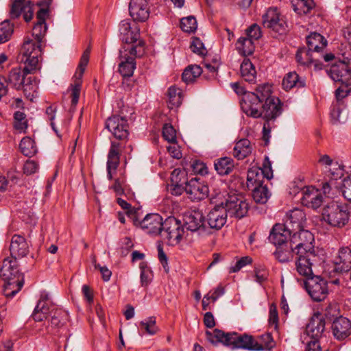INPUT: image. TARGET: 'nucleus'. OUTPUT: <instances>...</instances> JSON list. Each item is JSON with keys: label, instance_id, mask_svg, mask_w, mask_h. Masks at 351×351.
Masks as SVG:
<instances>
[{"label": "nucleus", "instance_id": "nucleus-35", "mask_svg": "<svg viewBox=\"0 0 351 351\" xmlns=\"http://www.w3.org/2000/svg\"><path fill=\"white\" fill-rule=\"evenodd\" d=\"M241 77L245 81L249 83H255L256 79V71L254 66L249 59L245 58L240 66Z\"/></svg>", "mask_w": 351, "mask_h": 351}, {"label": "nucleus", "instance_id": "nucleus-27", "mask_svg": "<svg viewBox=\"0 0 351 351\" xmlns=\"http://www.w3.org/2000/svg\"><path fill=\"white\" fill-rule=\"evenodd\" d=\"M282 88L289 91L294 88L298 89L306 86V80L300 77L295 71L289 72L285 74L282 82Z\"/></svg>", "mask_w": 351, "mask_h": 351}, {"label": "nucleus", "instance_id": "nucleus-15", "mask_svg": "<svg viewBox=\"0 0 351 351\" xmlns=\"http://www.w3.org/2000/svg\"><path fill=\"white\" fill-rule=\"evenodd\" d=\"M185 191L192 201H200L209 195V189L199 178H192L186 182Z\"/></svg>", "mask_w": 351, "mask_h": 351}, {"label": "nucleus", "instance_id": "nucleus-59", "mask_svg": "<svg viewBox=\"0 0 351 351\" xmlns=\"http://www.w3.org/2000/svg\"><path fill=\"white\" fill-rule=\"evenodd\" d=\"M343 196L348 201L351 202V180L345 178L341 186Z\"/></svg>", "mask_w": 351, "mask_h": 351}, {"label": "nucleus", "instance_id": "nucleus-36", "mask_svg": "<svg viewBox=\"0 0 351 351\" xmlns=\"http://www.w3.org/2000/svg\"><path fill=\"white\" fill-rule=\"evenodd\" d=\"M68 316L66 311L56 308L49 318L51 326L48 328V332H53L52 329L61 327L68 319Z\"/></svg>", "mask_w": 351, "mask_h": 351}, {"label": "nucleus", "instance_id": "nucleus-18", "mask_svg": "<svg viewBox=\"0 0 351 351\" xmlns=\"http://www.w3.org/2000/svg\"><path fill=\"white\" fill-rule=\"evenodd\" d=\"M306 221V218L304 210L300 208H294L287 214L286 219L283 224L287 229L294 232L303 230Z\"/></svg>", "mask_w": 351, "mask_h": 351}, {"label": "nucleus", "instance_id": "nucleus-46", "mask_svg": "<svg viewBox=\"0 0 351 351\" xmlns=\"http://www.w3.org/2000/svg\"><path fill=\"white\" fill-rule=\"evenodd\" d=\"M13 33V25L9 20H5L0 23V43L7 42Z\"/></svg>", "mask_w": 351, "mask_h": 351}, {"label": "nucleus", "instance_id": "nucleus-7", "mask_svg": "<svg viewBox=\"0 0 351 351\" xmlns=\"http://www.w3.org/2000/svg\"><path fill=\"white\" fill-rule=\"evenodd\" d=\"M20 54L21 61L28 65L29 69L37 70L39 68V58L42 54V43L27 38L23 43Z\"/></svg>", "mask_w": 351, "mask_h": 351}, {"label": "nucleus", "instance_id": "nucleus-50", "mask_svg": "<svg viewBox=\"0 0 351 351\" xmlns=\"http://www.w3.org/2000/svg\"><path fill=\"white\" fill-rule=\"evenodd\" d=\"M162 136L168 142L175 143L177 141L176 131L169 123H165L162 127Z\"/></svg>", "mask_w": 351, "mask_h": 351}, {"label": "nucleus", "instance_id": "nucleus-51", "mask_svg": "<svg viewBox=\"0 0 351 351\" xmlns=\"http://www.w3.org/2000/svg\"><path fill=\"white\" fill-rule=\"evenodd\" d=\"M90 53V49L88 47L87 48L83 53L79 65H78V77H77V79L82 80L83 73L85 71L86 66L88 63L89 61V56Z\"/></svg>", "mask_w": 351, "mask_h": 351}, {"label": "nucleus", "instance_id": "nucleus-43", "mask_svg": "<svg viewBox=\"0 0 351 351\" xmlns=\"http://www.w3.org/2000/svg\"><path fill=\"white\" fill-rule=\"evenodd\" d=\"M168 104L169 108L178 107L182 104V93L173 86H171L168 89Z\"/></svg>", "mask_w": 351, "mask_h": 351}, {"label": "nucleus", "instance_id": "nucleus-31", "mask_svg": "<svg viewBox=\"0 0 351 351\" xmlns=\"http://www.w3.org/2000/svg\"><path fill=\"white\" fill-rule=\"evenodd\" d=\"M113 125L117 124L116 126H113V136L114 138L119 140H123L128 137V124L127 120L121 117L120 119L118 116L111 117V123Z\"/></svg>", "mask_w": 351, "mask_h": 351}, {"label": "nucleus", "instance_id": "nucleus-17", "mask_svg": "<svg viewBox=\"0 0 351 351\" xmlns=\"http://www.w3.org/2000/svg\"><path fill=\"white\" fill-rule=\"evenodd\" d=\"M228 214L223 208V202L217 204L210 210L206 217L208 227L219 230L224 226L227 221Z\"/></svg>", "mask_w": 351, "mask_h": 351}, {"label": "nucleus", "instance_id": "nucleus-24", "mask_svg": "<svg viewBox=\"0 0 351 351\" xmlns=\"http://www.w3.org/2000/svg\"><path fill=\"white\" fill-rule=\"evenodd\" d=\"M23 14L24 20L29 22L33 17V10L29 3L25 0H15L12 5L10 14L12 19H16Z\"/></svg>", "mask_w": 351, "mask_h": 351}, {"label": "nucleus", "instance_id": "nucleus-13", "mask_svg": "<svg viewBox=\"0 0 351 351\" xmlns=\"http://www.w3.org/2000/svg\"><path fill=\"white\" fill-rule=\"evenodd\" d=\"M183 221V227L186 230L192 232H196L198 234L205 232L206 230L205 217L199 210H192L186 213L184 215Z\"/></svg>", "mask_w": 351, "mask_h": 351}, {"label": "nucleus", "instance_id": "nucleus-12", "mask_svg": "<svg viewBox=\"0 0 351 351\" xmlns=\"http://www.w3.org/2000/svg\"><path fill=\"white\" fill-rule=\"evenodd\" d=\"M140 29L135 23H131L128 19L123 20L119 24V36L125 44L136 45L141 40ZM130 45H128V47Z\"/></svg>", "mask_w": 351, "mask_h": 351}, {"label": "nucleus", "instance_id": "nucleus-63", "mask_svg": "<svg viewBox=\"0 0 351 351\" xmlns=\"http://www.w3.org/2000/svg\"><path fill=\"white\" fill-rule=\"evenodd\" d=\"M332 176V179L337 180L343 176V167L337 162V166L330 167V169H328Z\"/></svg>", "mask_w": 351, "mask_h": 351}, {"label": "nucleus", "instance_id": "nucleus-42", "mask_svg": "<svg viewBox=\"0 0 351 351\" xmlns=\"http://www.w3.org/2000/svg\"><path fill=\"white\" fill-rule=\"evenodd\" d=\"M295 59L299 64L309 66L313 62V53L305 47L300 48L297 51Z\"/></svg>", "mask_w": 351, "mask_h": 351}, {"label": "nucleus", "instance_id": "nucleus-56", "mask_svg": "<svg viewBox=\"0 0 351 351\" xmlns=\"http://www.w3.org/2000/svg\"><path fill=\"white\" fill-rule=\"evenodd\" d=\"M252 263V258L248 256L241 257L237 261L234 266L230 267V273H235L239 271L241 269Z\"/></svg>", "mask_w": 351, "mask_h": 351}, {"label": "nucleus", "instance_id": "nucleus-55", "mask_svg": "<svg viewBox=\"0 0 351 351\" xmlns=\"http://www.w3.org/2000/svg\"><path fill=\"white\" fill-rule=\"evenodd\" d=\"M119 144L111 142V169H116L119 164Z\"/></svg>", "mask_w": 351, "mask_h": 351}, {"label": "nucleus", "instance_id": "nucleus-38", "mask_svg": "<svg viewBox=\"0 0 351 351\" xmlns=\"http://www.w3.org/2000/svg\"><path fill=\"white\" fill-rule=\"evenodd\" d=\"M252 152L250 142L248 139L243 138L239 141L233 149V156L238 160H243Z\"/></svg>", "mask_w": 351, "mask_h": 351}, {"label": "nucleus", "instance_id": "nucleus-52", "mask_svg": "<svg viewBox=\"0 0 351 351\" xmlns=\"http://www.w3.org/2000/svg\"><path fill=\"white\" fill-rule=\"evenodd\" d=\"M25 113L21 111H17L14 114L15 120L14 127L16 129L23 131L27 128V124L25 121Z\"/></svg>", "mask_w": 351, "mask_h": 351}, {"label": "nucleus", "instance_id": "nucleus-26", "mask_svg": "<svg viewBox=\"0 0 351 351\" xmlns=\"http://www.w3.org/2000/svg\"><path fill=\"white\" fill-rule=\"evenodd\" d=\"M351 266V250L349 247H342L339 250L338 256L335 261L334 271L343 273L349 271Z\"/></svg>", "mask_w": 351, "mask_h": 351}, {"label": "nucleus", "instance_id": "nucleus-53", "mask_svg": "<svg viewBox=\"0 0 351 351\" xmlns=\"http://www.w3.org/2000/svg\"><path fill=\"white\" fill-rule=\"evenodd\" d=\"M245 36L252 40H258L262 36L261 27L256 23L252 24L245 30Z\"/></svg>", "mask_w": 351, "mask_h": 351}, {"label": "nucleus", "instance_id": "nucleus-25", "mask_svg": "<svg viewBox=\"0 0 351 351\" xmlns=\"http://www.w3.org/2000/svg\"><path fill=\"white\" fill-rule=\"evenodd\" d=\"M332 333L338 340H343L351 334V322L346 317L340 316L332 324Z\"/></svg>", "mask_w": 351, "mask_h": 351}, {"label": "nucleus", "instance_id": "nucleus-5", "mask_svg": "<svg viewBox=\"0 0 351 351\" xmlns=\"http://www.w3.org/2000/svg\"><path fill=\"white\" fill-rule=\"evenodd\" d=\"M350 210L348 204L332 201L323 208V220L332 227L343 228L350 220Z\"/></svg>", "mask_w": 351, "mask_h": 351}, {"label": "nucleus", "instance_id": "nucleus-11", "mask_svg": "<svg viewBox=\"0 0 351 351\" xmlns=\"http://www.w3.org/2000/svg\"><path fill=\"white\" fill-rule=\"evenodd\" d=\"M305 290L315 302L324 300L328 294V281L320 276H314L303 280Z\"/></svg>", "mask_w": 351, "mask_h": 351}, {"label": "nucleus", "instance_id": "nucleus-61", "mask_svg": "<svg viewBox=\"0 0 351 351\" xmlns=\"http://www.w3.org/2000/svg\"><path fill=\"white\" fill-rule=\"evenodd\" d=\"M317 162L320 165L324 166L326 169H330L332 166H337V161H334L327 154L320 155Z\"/></svg>", "mask_w": 351, "mask_h": 351}, {"label": "nucleus", "instance_id": "nucleus-37", "mask_svg": "<svg viewBox=\"0 0 351 351\" xmlns=\"http://www.w3.org/2000/svg\"><path fill=\"white\" fill-rule=\"evenodd\" d=\"M235 46L238 52L243 56L252 55L255 49L254 41L246 36L240 37L237 40Z\"/></svg>", "mask_w": 351, "mask_h": 351}, {"label": "nucleus", "instance_id": "nucleus-58", "mask_svg": "<svg viewBox=\"0 0 351 351\" xmlns=\"http://www.w3.org/2000/svg\"><path fill=\"white\" fill-rule=\"evenodd\" d=\"M38 165L34 160H27L23 165V173L26 175H32L38 170Z\"/></svg>", "mask_w": 351, "mask_h": 351}, {"label": "nucleus", "instance_id": "nucleus-44", "mask_svg": "<svg viewBox=\"0 0 351 351\" xmlns=\"http://www.w3.org/2000/svg\"><path fill=\"white\" fill-rule=\"evenodd\" d=\"M314 5L313 0H295L293 2V10L298 14L308 13Z\"/></svg>", "mask_w": 351, "mask_h": 351}, {"label": "nucleus", "instance_id": "nucleus-22", "mask_svg": "<svg viewBox=\"0 0 351 351\" xmlns=\"http://www.w3.org/2000/svg\"><path fill=\"white\" fill-rule=\"evenodd\" d=\"M302 194L301 202L308 208L317 209L323 203L324 199L321 192L313 186L304 188Z\"/></svg>", "mask_w": 351, "mask_h": 351}, {"label": "nucleus", "instance_id": "nucleus-64", "mask_svg": "<svg viewBox=\"0 0 351 351\" xmlns=\"http://www.w3.org/2000/svg\"><path fill=\"white\" fill-rule=\"evenodd\" d=\"M261 169L264 173V179L267 178V180H270L273 177V171L271 169V163L269 161L268 157L265 158L263 167Z\"/></svg>", "mask_w": 351, "mask_h": 351}, {"label": "nucleus", "instance_id": "nucleus-20", "mask_svg": "<svg viewBox=\"0 0 351 351\" xmlns=\"http://www.w3.org/2000/svg\"><path fill=\"white\" fill-rule=\"evenodd\" d=\"M164 221L158 213L147 214L139 223L141 228L149 234H160Z\"/></svg>", "mask_w": 351, "mask_h": 351}, {"label": "nucleus", "instance_id": "nucleus-32", "mask_svg": "<svg viewBox=\"0 0 351 351\" xmlns=\"http://www.w3.org/2000/svg\"><path fill=\"white\" fill-rule=\"evenodd\" d=\"M306 44L312 53H319L326 47L327 41L320 34L313 32L306 37Z\"/></svg>", "mask_w": 351, "mask_h": 351}, {"label": "nucleus", "instance_id": "nucleus-21", "mask_svg": "<svg viewBox=\"0 0 351 351\" xmlns=\"http://www.w3.org/2000/svg\"><path fill=\"white\" fill-rule=\"evenodd\" d=\"M49 14V10L45 8H40L36 13L37 22L32 29V36L33 40L38 43H43L47 30L46 24V18Z\"/></svg>", "mask_w": 351, "mask_h": 351}, {"label": "nucleus", "instance_id": "nucleus-1", "mask_svg": "<svg viewBox=\"0 0 351 351\" xmlns=\"http://www.w3.org/2000/svg\"><path fill=\"white\" fill-rule=\"evenodd\" d=\"M10 251L11 257L4 258L0 269V276L4 282V295L12 298L24 285V277L23 274L19 272L16 259L25 256L29 252V245L25 239L19 234L12 236Z\"/></svg>", "mask_w": 351, "mask_h": 351}, {"label": "nucleus", "instance_id": "nucleus-30", "mask_svg": "<svg viewBox=\"0 0 351 351\" xmlns=\"http://www.w3.org/2000/svg\"><path fill=\"white\" fill-rule=\"evenodd\" d=\"M56 308L55 304H43V302H38L32 317L35 322H42L49 319Z\"/></svg>", "mask_w": 351, "mask_h": 351}, {"label": "nucleus", "instance_id": "nucleus-49", "mask_svg": "<svg viewBox=\"0 0 351 351\" xmlns=\"http://www.w3.org/2000/svg\"><path fill=\"white\" fill-rule=\"evenodd\" d=\"M140 326L151 335H155L158 330L154 317H149L147 319L141 322Z\"/></svg>", "mask_w": 351, "mask_h": 351}, {"label": "nucleus", "instance_id": "nucleus-9", "mask_svg": "<svg viewBox=\"0 0 351 351\" xmlns=\"http://www.w3.org/2000/svg\"><path fill=\"white\" fill-rule=\"evenodd\" d=\"M291 242L295 254H316L314 235L307 230H300L292 233Z\"/></svg>", "mask_w": 351, "mask_h": 351}, {"label": "nucleus", "instance_id": "nucleus-60", "mask_svg": "<svg viewBox=\"0 0 351 351\" xmlns=\"http://www.w3.org/2000/svg\"><path fill=\"white\" fill-rule=\"evenodd\" d=\"M263 341V350H271L275 346V342L273 339L272 335L270 333H265L261 335Z\"/></svg>", "mask_w": 351, "mask_h": 351}, {"label": "nucleus", "instance_id": "nucleus-10", "mask_svg": "<svg viewBox=\"0 0 351 351\" xmlns=\"http://www.w3.org/2000/svg\"><path fill=\"white\" fill-rule=\"evenodd\" d=\"M223 208L230 217L241 219L247 215L249 204L243 195L229 193L225 198Z\"/></svg>", "mask_w": 351, "mask_h": 351}, {"label": "nucleus", "instance_id": "nucleus-2", "mask_svg": "<svg viewBox=\"0 0 351 351\" xmlns=\"http://www.w3.org/2000/svg\"><path fill=\"white\" fill-rule=\"evenodd\" d=\"M241 108L248 117L274 121L282 112V103L271 95V86L263 84L256 89V93H246L242 97Z\"/></svg>", "mask_w": 351, "mask_h": 351}, {"label": "nucleus", "instance_id": "nucleus-34", "mask_svg": "<svg viewBox=\"0 0 351 351\" xmlns=\"http://www.w3.org/2000/svg\"><path fill=\"white\" fill-rule=\"evenodd\" d=\"M263 182L264 173L261 168L253 167L247 171V186L249 189L263 185Z\"/></svg>", "mask_w": 351, "mask_h": 351}, {"label": "nucleus", "instance_id": "nucleus-40", "mask_svg": "<svg viewBox=\"0 0 351 351\" xmlns=\"http://www.w3.org/2000/svg\"><path fill=\"white\" fill-rule=\"evenodd\" d=\"M19 147L22 154L28 157H32L37 152L35 142L30 137L26 136L21 141Z\"/></svg>", "mask_w": 351, "mask_h": 351}, {"label": "nucleus", "instance_id": "nucleus-62", "mask_svg": "<svg viewBox=\"0 0 351 351\" xmlns=\"http://www.w3.org/2000/svg\"><path fill=\"white\" fill-rule=\"evenodd\" d=\"M341 104L338 102L337 104L333 106L332 108L330 110V116L334 122H342L343 121L341 119V114L342 110L341 108Z\"/></svg>", "mask_w": 351, "mask_h": 351}, {"label": "nucleus", "instance_id": "nucleus-14", "mask_svg": "<svg viewBox=\"0 0 351 351\" xmlns=\"http://www.w3.org/2000/svg\"><path fill=\"white\" fill-rule=\"evenodd\" d=\"M325 318L321 313H315L310 319L306 326L305 332L311 340L310 341H317L322 337L325 330Z\"/></svg>", "mask_w": 351, "mask_h": 351}, {"label": "nucleus", "instance_id": "nucleus-28", "mask_svg": "<svg viewBox=\"0 0 351 351\" xmlns=\"http://www.w3.org/2000/svg\"><path fill=\"white\" fill-rule=\"evenodd\" d=\"M185 176L186 173L180 169H176L172 171L171 191L173 195H180L185 191Z\"/></svg>", "mask_w": 351, "mask_h": 351}, {"label": "nucleus", "instance_id": "nucleus-3", "mask_svg": "<svg viewBox=\"0 0 351 351\" xmlns=\"http://www.w3.org/2000/svg\"><path fill=\"white\" fill-rule=\"evenodd\" d=\"M206 339L213 345L219 343L230 347L232 350L243 349L250 351H262L263 346L256 341L252 335L246 333L225 332L219 329H215L213 332L206 331Z\"/></svg>", "mask_w": 351, "mask_h": 351}, {"label": "nucleus", "instance_id": "nucleus-33", "mask_svg": "<svg viewBox=\"0 0 351 351\" xmlns=\"http://www.w3.org/2000/svg\"><path fill=\"white\" fill-rule=\"evenodd\" d=\"M215 169L220 176L230 174L234 167V161L230 157H222L215 160Z\"/></svg>", "mask_w": 351, "mask_h": 351}, {"label": "nucleus", "instance_id": "nucleus-4", "mask_svg": "<svg viewBox=\"0 0 351 351\" xmlns=\"http://www.w3.org/2000/svg\"><path fill=\"white\" fill-rule=\"evenodd\" d=\"M145 43L140 40L136 45L124 47L119 51V72L123 77H130L136 69L135 58L143 56Z\"/></svg>", "mask_w": 351, "mask_h": 351}, {"label": "nucleus", "instance_id": "nucleus-23", "mask_svg": "<svg viewBox=\"0 0 351 351\" xmlns=\"http://www.w3.org/2000/svg\"><path fill=\"white\" fill-rule=\"evenodd\" d=\"M129 12L134 21L144 22L149 16V10L146 0H131Z\"/></svg>", "mask_w": 351, "mask_h": 351}, {"label": "nucleus", "instance_id": "nucleus-54", "mask_svg": "<svg viewBox=\"0 0 351 351\" xmlns=\"http://www.w3.org/2000/svg\"><path fill=\"white\" fill-rule=\"evenodd\" d=\"M190 48L193 53L204 56L207 53L204 43L199 38H194L191 43Z\"/></svg>", "mask_w": 351, "mask_h": 351}, {"label": "nucleus", "instance_id": "nucleus-45", "mask_svg": "<svg viewBox=\"0 0 351 351\" xmlns=\"http://www.w3.org/2000/svg\"><path fill=\"white\" fill-rule=\"evenodd\" d=\"M81 85L82 80L77 78L76 79L73 84H71L70 87L71 90V104L69 110L71 112H74L75 106L78 103L81 90Z\"/></svg>", "mask_w": 351, "mask_h": 351}, {"label": "nucleus", "instance_id": "nucleus-6", "mask_svg": "<svg viewBox=\"0 0 351 351\" xmlns=\"http://www.w3.org/2000/svg\"><path fill=\"white\" fill-rule=\"evenodd\" d=\"M263 25L269 29L273 37L287 34L289 26L286 19L276 8H270L263 16Z\"/></svg>", "mask_w": 351, "mask_h": 351}, {"label": "nucleus", "instance_id": "nucleus-48", "mask_svg": "<svg viewBox=\"0 0 351 351\" xmlns=\"http://www.w3.org/2000/svg\"><path fill=\"white\" fill-rule=\"evenodd\" d=\"M141 269V284L142 287H147L152 281V271L147 267V263L142 262L140 264Z\"/></svg>", "mask_w": 351, "mask_h": 351}, {"label": "nucleus", "instance_id": "nucleus-8", "mask_svg": "<svg viewBox=\"0 0 351 351\" xmlns=\"http://www.w3.org/2000/svg\"><path fill=\"white\" fill-rule=\"evenodd\" d=\"M184 232V228L181 221L171 216L164 221L160 235L167 240L169 245H176L182 240Z\"/></svg>", "mask_w": 351, "mask_h": 351}, {"label": "nucleus", "instance_id": "nucleus-57", "mask_svg": "<svg viewBox=\"0 0 351 351\" xmlns=\"http://www.w3.org/2000/svg\"><path fill=\"white\" fill-rule=\"evenodd\" d=\"M349 82L350 80H348L347 82H341V85L335 90V97L338 102L346 97L350 93V88L348 86Z\"/></svg>", "mask_w": 351, "mask_h": 351}, {"label": "nucleus", "instance_id": "nucleus-39", "mask_svg": "<svg viewBox=\"0 0 351 351\" xmlns=\"http://www.w3.org/2000/svg\"><path fill=\"white\" fill-rule=\"evenodd\" d=\"M252 197L256 203L264 204L268 201L270 193L266 185L256 186L252 189Z\"/></svg>", "mask_w": 351, "mask_h": 351}, {"label": "nucleus", "instance_id": "nucleus-47", "mask_svg": "<svg viewBox=\"0 0 351 351\" xmlns=\"http://www.w3.org/2000/svg\"><path fill=\"white\" fill-rule=\"evenodd\" d=\"M180 27L185 32H194L197 27L196 19L192 16L182 18L180 21Z\"/></svg>", "mask_w": 351, "mask_h": 351}, {"label": "nucleus", "instance_id": "nucleus-41", "mask_svg": "<svg viewBox=\"0 0 351 351\" xmlns=\"http://www.w3.org/2000/svg\"><path fill=\"white\" fill-rule=\"evenodd\" d=\"M203 72L202 69L196 64L188 66L184 71L182 78L186 84L193 82Z\"/></svg>", "mask_w": 351, "mask_h": 351}, {"label": "nucleus", "instance_id": "nucleus-19", "mask_svg": "<svg viewBox=\"0 0 351 351\" xmlns=\"http://www.w3.org/2000/svg\"><path fill=\"white\" fill-rule=\"evenodd\" d=\"M292 232L283 223H276L270 230L269 241L275 246L291 242Z\"/></svg>", "mask_w": 351, "mask_h": 351}, {"label": "nucleus", "instance_id": "nucleus-29", "mask_svg": "<svg viewBox=\"0 0 351 351\" xmlns=\"http://www.w3.org/2000/svg\"><path fill=\"white\" fill-rule=\"evenodd\" d=\"M275 258L280 263H285L291 261L295 255V248L291 242L276 246L274 252Z\"/></svg>", "mask_w": 351, "mask_h": 351}, {"label": "nucleus", "instance_id": "nucleus-16", "mask_svg": "<svg viewBox=\"0 0 351 351\" xmlns=\"http://www.w3.org/2000/svg\"><path fill=\"white\" fill-rule=\"evenodd\" d=\"M295 270L297 273L304 277L303 280L307 278L313 277L315 275L313 273L312 266L316 261V254H295Z\"/></svg>", "mask_w": 351, "mask_h": 351}]
</instances>
